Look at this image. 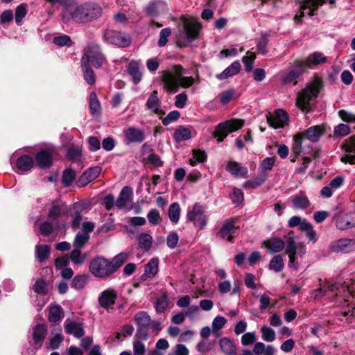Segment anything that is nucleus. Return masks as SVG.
<instances>
[{
    "label": "nucleus",
    "mask_w": 355,
    "mask_h": 355,
    "mask_svg": "<svg viewBox=\"0 0 355 355\" xmlns=\"http://www.w3.org/2000/svg\"><path fill=\"white\" fill-rule=\"evenodd\" d=\"M161 73L164 88L169 92L175 93L179 87L189 88L194 83L192 77L184 76V69L181 65H174Z\"/></svg>",
    "instance_id": "1"
},
{
    "label": "nucleus",
    "mask_w": 355,
    "mask_h": 355,
    "mask_svg": "<svg viewBox=\"0 0 355 355\" xmlns=\"http://www.w3.org/2000/svg\"><path fill=\"white\" fill-rule=\"evenodd\" d=\"M322 80L315 77L306 87L302 89L297 94L296 104L302 111L309 112L311 111L310 101L318 97L322 88Z\"/></svg>",
    "instance_id": "2"
},
{
    "label": "nucleus",
    "mask_w": 355,
    "mask_h": 355,
    "mask_svg": "<svg viewBox=\"0 0 355 355\" xmlns=\"http://www.w3.org/2000/svg\"><path fill=\"white\" fill-rule=\"evenodd\" d=\"M80 62L89 65L91 64L96 69L101 68L107 63L101 46L96 43L88 44L84 49Z\"/></svg>",
    "instance_id": "3"
},
{
    "label": "nucleus",
    "mask_w": 355,
    "mask_h": 355,
    "mask_svg": "<svg viewBox=\"0 0 355 355\" xmlns=\"http://www.w3.org/2000/svg\"><path fill=\"white\" fill-rule=\"evenodd\" d=\"M336 291H338V293H336L335 295L337 296L338 294L343 293V297L345 298V300H347L346 299L347 297L352 296L355 293V281L350 279L345 281L343 284L336 283L334 284H330L329 283H326L318 290V293L315 295V297L318 298L327 295L329 292L334 293Z\"/></svg>",
    "instance_id": "4"
},
{
    "label": "nucleus",
    "mask_w": 355,
    "mask_h": 355,
    "mask_svg": "<svg viewBox=\"0 0 355 355\" xmlns=\"http://www.w3.org/2000/svg\"><path fill=\"white\" fill-rule=\"evenodd\" d=\"M62 21L65 24L71 23L85 24V10L83 3H70L62 12Z\"/></svg>",
    "instance_id": "5"
},
{
    "label": "nucleus",
    "mask_w": 355,
    "mask_h": 355,
    "mask_svg": "<svg viewBox=\"0 0 355 355\" xmlns=\"http://www.w3.org/2000/svg\"><path fill=\"white\" fill-rule=\"evenodd\" d=\"M91 273L96 277L105 279L114 273L110 260L103 257L93 258L89 265Z\"/></svg>",
    "instance_id": "6"
},
{
    "label": "nucleus",
    "mask_w": 355,
    "mask_h": 355,
    "mask_svg": "<svg viewBox=\"0 0 355 355\" xmlns=\"http://www.w3.org/2000/svg\"><path fill=\"white\" fill-rule=\"evenodd\" d=\"M306 253V248L302 243L297 245L295 240L291 236L286 237V254H288V267L294 270H297L299 267L298 263L296 261L297 257H302Z\"/></svg>",
    "instance_id": "7"
},
{
    "label": "nucleus",
    "mask_w": 355,
    "mask_h": 355,
    "mask_svg": "<svg viewBox=\"0 0 355 355\" xmlns=\"http://www.w3.org/2000/svg\"><path fill=\"white\" fill-rule=\"evenodd\" d=\"M244 125V121L241 119H231L219 123L213 133V137L221 142L229 133L241 129Z\"/></svg>",
    "instance_id": "8"
},
{
    "label": "nucleus",
    "mask_w": 355,
    "mask_h": 355,
    "mask_svg": "<svg viewBox=\"0 0 355 355\" xmlns=\"http://www.w3.org/2000/svg\"><path fill=\"white\" fill-rule=\"evenodd\" d=\"M103 38L106 42L120 48L128 47L131 43V37L128 34L112 29L104 30Z\"/></svg>",
    "instance_id": "9"
},
{
    "label": "nucleus",
    "mask_w": 355,
    "mask_h": 355,
    "mask_svg": "<svg viewBox=\"0 0 355 355\" xmlns=\"http://www.w3.org/2000/svg\"><path fill=\"white\" fill-rule=\"evenodd\" d=\"M305 71H306V64L302 62L300 60H296L290 69L284 72L282 81L284 84L293 83V85H295L297 83L296 80Z\"/></svg>",
    "instance_id": "10"
},
{
    "label": "nucleus",
    "mask_w": 355,
    "mask_h": 355,
    "mask_svg": "<svg viewBox=\"0 0 355 355\" xmlns=\"http://www.w3.org/2000/svg\"><path fill=\"white\" fill-rule=\"evenodd\" d=\"M187 218L189 221L193 223L194 225L202 230L207 224V216L205 214L203 207L199 203H195L192 209L188 211Z\"/></svg>",
    "instance_id": "11"
},
{
    "label": "nucleus",
    "mask_w": 355,
    "mask_h": 355,
    "mask_svg": "<svg viewBox=\"0 0 355 355\" xmlns=\"http://www.w3.org/2000/svg\"><path fill=\"white\" fill-rule=\"evenodd\" d=\"M115 205L121 209L129 211L132 208V189L130 187H124L121 190Z\"/></svg>",
    "instance_id": "12"
},
{
    "label": "nucleus",
    "mask_w": 355,
    "mask_h": 355,
    "mask_svg": "<svg viewBox=\"0 0 355 355\" xmlns=\"http://www.w3.org/2000/svg\"><path fill=\"white\" fill-rule=\"evenodd\" d=\"M327 1L332 5L335 3V0H327ZM325 2L326 0H304L300 6V14H296L295 18L300 19L303 17L304 15V11L306 9H309L308 15H314L318 8L322 6Z\"/></svg>",
    "instance_id": "13"
},
{
    "label": "nucleus",
    "mask_w": 355,
    "mask_h": 355,
    "mask_svg": "<svg viewBox=\"0 0 355 355\" xmlns=\"http://www.w3.org/2000/svg\"><path fill=\"white\" fill-rule=\"evenodd\" d=\"M85 10L86 24L99 19L103 15V8L97 3L93 1L85 2L83 3Z\"/></svg>",
    "instance_id": "14"
},
{
    "label": "nucleus",
    "mask_w": 355,
    "mask_h": 355,
    "mask_svg": "<svg viewBox=\"0 0 355 355\" xmlns=\"http://www.w3.org/2000/svg\"><path fill=\"white\" fill-rule=\"evenodd\" d=\"M341 148L345 150V155L342 156L340 161L343 163L350 164H355V135L352 136L345 140L341 146Z\"/></svg>",
    "instance_id": "15"
},
{
    "label": "nucleus",
    "mask_w": 355,
    "mask_h": 355,
    "mask_svg": "<svg viewBox=\"0 0 355 355\" xmlns=\"http://www.w3.org/2000/svg\"><path fill=\"white\" fill-rule=\"evenodd\" d=\"M118 298V293L114 289L109 288L103 291L98 296V302L99 305L105 309L112 307L116 299Z\"/></svg>",
    "instance_id": "16"
},
{
    "label": "nucleus",
    "mask_w": 355,
    "mask_h": 355,
    "mask_svg": "<svg viewBox=\"0 0 355 355\" xmlns=\"http://www.w3.org/2000/svg\"><path fill=\"white\" fill-rule=\"evenodd\" d=\"M101 172L99 166L90 167L84 171L77 180L76 184L78 187H83L96 180Z\"/></svg>",
    "instance_id": "17"
},
{
    "label": "nucleus",
    "mask_w": 355,
    "mask_h": 355,
    "mask_svg": "<svg viewBox=\"0 0 355 355\" xmlns=\"http://www.w3.org/2000/svg\"><path fill=\"white\" fill-rule=\"evenodd\" d=\"M183 24L187 38L188 40H192L198 37L201 25L196 19L184 18Z\"/></svg>",
    "instance_id": "18"
},
{
    "label": "nucleus",
    "mask_w": 355,
    "mask_h": 355,
    "mask_svg": "<svg viewBox=\"0 0 355 355\" xmlns=\"http://www.w3.org/2000/svg\"><path fill=\"white\" fill-rule=\"evenodd\" d=\"M331 249L335 252L349 253L355 250V240L340 239L331 245Z\"/></svg>",
    "instance_id": "19"
},
{
    "label": "nucleus",
    "mask_w": 355,
    "mask_h": 355,
    "mask_svg": "<svg viewBox=\"0 0 355 355\" xmlns=\"http://www.w3.org/2000/svg\"><path fill=\"white\" fill-rule=\"evenodd\" d=\"M125 141L127 144L141 143L145 139L144 132L135 127H130L123 130Z\"/></svg>",
    "instance_id": "20"
},
{
    "label": "nucleus",
    "mask_w": 355,
    "mask_h": 355,
    "mask_svg": "<svg viewBox=\"0 0 355 355\" xmlns=\"http://www.w3.org/2000/svg\"><path fill=\"white\" fill-rule=\"evenodd\" d=\"M288 118L286 111L277 110L273 115L267 117V121L274 128H283L288 122Z\"/></svg>",
    "instance_id": "21"
},
{
    "label": "nucleus",
    "mask_w": 355,
    "mask_h": 355,
    "mask_svg": "<svg viewBox=\"0 0 355 355\" xmlns=\"http://www.w3.org/2000/svg\"><path fill=\"white\" fill-rule=\"evenodd\" d=\"M325 132V126L324 125H317L311 126L303 132H300L303 134L305 139L309 140L311 142H317L320 138Z\"/></svg>",
    "instance_id": "22"
},
{
    "label": "nucleus",
    "mask_w": 355,
    "mask_h": 355,
    "mask_svg": "<svg viewBox=\"0 0 355 355\" xmlns=\"http://www.w3.org/2000/svg\"><path fill=\"white\" fill-rule=\"evenodd\" d=\"M64 331L67 334H72L77 338H81L85 334L83 323L69 320L64 323Z\"/></svg>",
    "instance_id": "23"
},
{
    "label": "nucleus",
    "mask_w": 355,
    "mask_h": 355,
    "mask_svg": "<svg viewBox=\"0 0 355 355\" xmlns=\"http://www.w3.org/2000/svg\"><path fill=\"white\" fill-rule=\"evenodd\" d=\"M286 242L280 238L272 237L264 241L263 245L271 254L279 252L284 250Z\"/></svg>",
    "instance_id": "24"
},
{
    "label": "nucleus",
    "mask_w": 355,
    "mask_h": 355,
    "mask_svg": "<svg viewBox=\"0 0 355 355\" xmlns=\"http://www.w3.org/2000/svg\"><path fill=\"white\" fill-rule=\"evenodd\" d=\"M300 61L306 64V70L312 68L313 66H317L327 62V57L322 53L314 52L310 54L305 60Z\"/></svg>",
    "instance_id": "25"
},
{
    "label": "nucleus",
    "mask_w": 355,
    "mask_h": 355,
    "mask_svg": "<svg viewBox=\"0 0 355 355\" xmlns=\"http://www.w3.org/2000/svg\"><path fill=\"white\" fill-rule=\"evenodd\" d=\"M235 231V225L232 219H228L224 222L218 234L220 238L232 241V234Z\"/></svg>",
    "instance_id": "26"
},
{
    "label": "nucleus",
    "mask_w": 355,
    "mask_h": 355,
    "mask_svg": "<svg viewBox=\"0 0 355 355\" xmlns=\"http://www.w3.org/2000/svg\"><path fill=\"white\" fill-rule=\"evenodd\" d=\"M37 165L41 168H49L52 165V155L47 150H42L35 155Z\"/></svg>",
    "instance_id": "27"
},
{
    "label": "nucleus",
    "mask_w": 355,
    "mask_h": 355,
    "mask_svg": "<svg viewBox=\"0 0 355 355\" xmlns=\"http://www.w3.org/2000/svg\"><path fill=\"white\" fill-rule=\"evenodd\" d=\"M159 270V259L157 258H152L145 266V271L142 275L144 280L148 278H153L157 273Z\"/></svg>",
    "instance_id": "28"
},
{
    "label": "nucleus",
    "mask_w": 355,
    "mask_h": 355,
    "mask_svg": "<svg viewBox=\"0 0 355 355\" xmlns=\"http://www.w3.org/2000/svg\"><path fill=\"white\" fill-rule=\"evenodd\" d=\"M267 173L259 171L257 176L251 180L246 181L243 187L245 189H254L262 185L267 180Z\"/></svg>",
    "instance_id": "29"
},
{
    "label": "nucleus",
    "mask_w": 355,
    "mask_h": 355,
    "mask_svg": "<svg viewBox=\"0 0 355 355\" xmlns=\"http://www.w3.org/2000/svg\"><path fill=\"white\" fill-rule=\"evenodd\" d=\"M146 106L158 116H162L165 114L164 112L160 109L157 92L155 90L153 91L148 97L146 102Z\"/></svg>",
    "instance_id": "30"
},
{
    "label": "nucleus",
    "mask_w": 355,
    "mask_h": 355,
    "mask_svg": "<svg viewBox=\"0 0 355 355\" xmlns=\"http://www.w3.org/2000/svg\"><path fill=\"white\" fill-rule=\"evenodd\" d=\"M166 4L162 1L150 2L146 8V12L150 17H155L164 11Z\"/></svg>",
    "instance_id": "31"
},
{
    "label": "nucleus",
    "mask_w": 355,
    "mask_h": 355,
    "mask_svg": "<svg viewBox=\"0 0 355 355\" xmlns=\"http://www.w3.org/2000/svg\"><path fill=\"white\" fill-rule=\"evenodd\" d=\"M191 137V129L183 125H179L173 133V139L177 143L188 140Z\"/></svg>",
    "instance_id": "32"
},
{
    "label": "nucleus",
    "mask_w": 355,
    "mask_h": 355,
    "mask_svg": "<svg viewBox=\"0 0 355 355\" xmlns=\"http://www.w3.org/2000/svg\"><path fill=\"white\" fill-rule=\"evenodd\" d=\"M46 333L47 328L45 324L36 325L33 331V339L35 344L40 346L46 338Z\"/></svg>",
    "instance_id": "33"
},
{
    "label": "nucleus",
    "mask_w": 355,
    "mask_h": 355,
    "mask_svg": "<svg viewBox=\"0 0 355 355\" xmlns=\"http://www.w3.org/2000/svg\"><path fill=\"white\" fill-rule=\"evenodd\" d=\"M291 202L293 207L298 209H304L310 205L308 197L303 193H300L293 196L291 198Z\"/></svg>",
    "instance_id": "34"
},
{
    "label": "nucleus",
    "mask_w": 355,
    "mask_h": 355,
    "mask_svg": "<svg viewBox=\"0 0 355 355\" xmlns=\"http://www.w3.org/2000/svg\"><path fill=\"white\" fill-rule=\"evenodd\" d=\"M226 170L235 176L243 177L248 173L247 168L241 166L234 161H230L227 163Z\"/></svg>",
    "instance_id": "35"
},
{
    "label": "nucleus",
    "mask_w": 355,
    "mask_h": 355,
    "mask_svg": "<svg viewBox=\"0 0 355 355\" xmlns=\"http://www.w3.org/2000/svg\"><path fill=\"white\" fill-rule=\"evenodd\" d=\"M241 69V64L239 62H234L230 66L227 67L223 72L216 75L219 80H225L230 76L236 75Z\"/></svg>",
    "instance_id": "36"
},
{
    "label": "nucleus",
    "mask_w": 355,
    "mask_h": 355,
    "mask_svg": "<svg viewBox=\"0 0 355 355\" xmlns=\"http://www.w3.org/2000/svg\"><path fill=\"white\" fill-rule=\"evenodd\" d=\"M128 71L135 84H137L141 80L142 73L139 62L136 61L131 62L128 65Z\"/></svg>",
    "instance_id": "37"
},
{
    "label": "nucleus",
    "mask_w": 355,
    "mask_h": 355,
    "mask_svg": "<svg viewBox=\"0 0 355 355\" xmlns=\"http://www.w3.org/2000/svg\"><path fill=\"white\" fill-rule=\"evenodd\" d=\"M219 345L221 351L225 355H235L236 354V348L234 343L226 337L220 340Z\"/></svg>",
    "instance_id": "38"
},
{
    "label": "nucleus",
    "mask_w": 355,
    "mask_h": 355,
    "mask_svg": "<svg viewBox=\"0 0 355 355\" xmlns=\"http://www.w3.org/2000/svg\"><path fill=\"white\" fill-rule=\"evenodd\" d=\"M275 349L272 345H267L261 342H257L254 344L253 353L256 355H274Z\"/></svg>",
    "instance_id": "39"
},
{
    "label": "nucleus",
    "mask_w": 355,
    "mask_h": 355,
    "mask_svg": "<svg viewBox=\"0 0 355 355\" xmlns=\"http://www.w3.org/2000/svg\"><path fill=\"white\" fill-rule=\"evenodd\" d=\"M17 167L22 171H28L31 169L34 165L33 158L27 155L19 157L16 162Z\"/></svg>",
    "instance_id": "40"
},
{
    "label": "nucleus",
    "mask_w": 355,
    "mask_h": 355,
    "mask_svg": "<svg viewBox=\"0 0 355 355\" xmlns=\"http://www.w3.org/2000/svg\"><path fill=\"white\" fill-rule=\"evenodd\" d=\"M50 251L51 248L48 245H37L35 246V257L40 263H42L49 259Z\"/></svg>",
    "instance_id": "41"
},
{
    "label": "nucleus",
    "mask_w": 355,
    "mask_h": 355,
    "mask_svg": "<svg viewBox=\"0 0 355 355\" xmlns=\"http://www.w3.org/2000/svg\"><path fill=\"white\" fill-rule=\"evenodd\" d=\"M81 62V69L83 73V78L86 83L89 85H93L96 83V75L89 64Z\"/></svg>",
    "instance_id": "42"
},
{
    "label": "nucleus",
    "mask_w": 355,
    "mask_h": 355,
    "mask_svg": "<svg viewBox=\"0 0 355 355\" xmlns=\"http://www.w3.org/2000/svg\"><path fill=\"white\" fill-rule=\"evenodd\" d=\"M64 316L63 310L60 305L51 306L49 309L48 320L51 322H57Z\"/></svg>",
    "instance_id": "43"
},
{
    "label": "nucleus",
    "mask_w": 355,
    "mask_h": 355,
    "mask_svg": "<svg viewBox=\"0 0 355 355\" xmlns=\"http://www.w3.org/2000/svg\"><path fill=\"white\" fill-rule=\"evenodd\" d=\"M304 139L305 138L304 137L303 134H301L300 132L294 135L291 150L292 153L295 155V156L300 155V154L303 151L302 144Z\"/></svg>",
    "instance_id": "44"
},
{
    "label": "nucleus",
    "mask_w": 355,
    "mask_h": 355,
    "mask_svg": "<svg viewBox=\"0 0 355 355\" xmlns=\"http://www.w3.org/2000/svg\"><path fill=\"white\" fill-rule=\"evenodd\" d=\"M134 319L137 327H148L151 323L150 315L145 311H140L136 313Z\"/></svg>",
    "instance_id": "45"
},
{
    "label": "nucleus",
    "mask_w": 355,
    "mask_h": 355,
    "mask_svg": "<svg viewBox=\"0 0 355 355\" xmlns=\"http://www.w3.org/2000/svg\"><path fill=\"white\" fill-rule=\"evenodd\" d=\"M127 252H121L116 255L110 261L114 272H115L128 259Z\"/></svg>",
    "instance_id": "46"
},
{
    "label": "nucleus",
    "mask_w": 355,
    "mask_h": 355,
    "mask_svg": "<svg viewBox=\"0 0 355 355\" xmlns=\"http://www.w3.org/2000/svg\"><path fill=\"white\" fill-rule=\"evenodd\" d=\"M139 246L140 248L148 251L152 246L153 238L147 233H141L137 237Z\"/></svg>",
    "instance_id": "47"
},
{
    "label": "nucleus",
    "mask_w": 355,
    "mask_h": 355,
    "mask_svg": "<svg viewBox=\"0 0 355 355\" xmlns=\"http://www.w3.org/2000/svg\"><path fill=\"white\" fill-rule=\"evenodd\" d=\"M89 239V235L87 232L80 231L76 235L73 246L74 248H82L87 243Z\"/></svg>",
    "instance_id": "48"
},
{
    "label": "nucleus",
    "mask_w": 355,
    "mask_h": 355,
    "mask_svg": "<svg viewBox=\"0 0 355 355\" xmlns=\"http://www.w3.org/2000/svg\"><path fill=\"white\" fill-rule=\"evenodd\" d=\"M180 211V207L177 202H173L169 206L168 214L172 223H177L179 221Z\"/></svg>",
    "instance_id": "49"
},
{
    "label": "nucleus",
    "mask_w": 355,
    "mask_h": 355,
    "mask_svg": "<svg viewBox=\"0 0 355 355\" xmlns=\"http://www.w3.org/2000/svg\"><path fill=\"white\" fill-rule=\"evenodd\" d=\"M284 267V260L281 255L275 256L270 261L268 268L275 272H280Z\"/></svg>",
    "instance_id": "50"
},
{
    "label": "nucleus",
    "mask_w": 355,
    "mask_h": 355,
    "mask_svg": "<svg viewBox=\"0 0 355 355\" xmlns=\"http://www.w3.org/2000/svg\"><path fill=\"white\" fill-rule=\"evenodd\" d=\"M350 132L349 127L344 123H340L334 128L333 138L337 139L348 135Z\"/></svg>",
    "instance_id": "51"
},
{
    "label": "nucleus",
    "mask_w": 355,
    "mask_h": 355,
    "mask_svg": "<svg viewBox=\"0 0 355 355\" xmlns=\"http://www.w3.org/2000/svg\"><path fill=\"white\" fill-rule=\"evenodd\" d=\"M28 12V6L26 3H21L15 9V19L17 24H21L22 19Z\"/></svg>",
    "instance_id": "52"
},
{
    "label": "nucleus",
    "mask_w": 355,
    "mask_h": 355,
    "mask_svg": "<svg viewBox=\"0 0 355 355\" xmlns=\"http://www.w3.org/2000/svg\"><path fill=\"white\" fill-rule=\"evenodd\" d=\"M76 177V172L71 169L67 168L63 171L62 176V183L64 187L70 186L74 181Z\"/></svg>",
    "instance_id": "53"
},
{
    "label": "nucleus",
    "mask_w": 355,
    "mask_h": 355,
    "mask_svg": "<svg viewBox=\"0 0 355 355\" xmlns=\"http://www.w3.org/2000/svg\"><path fill=\"white\" fill-rule=\"evenodd\" d=\"M80 249L74 248L70 253L69 259L74 264H83L86 259V255L82 254Z\"/></svg>",
    "instance_id": "54"
},
{
    "label": "nucleus",
    "mask_w": 355,
    "mask_h": 355,
    "mask_svg": "<svg viewBox=\"0 0 355 355\" xmlns=\"http://www.w3.org/2000/svg\"><path fill=\"white\" fill-rule=\"evenodd\" d=\"M261 338L266 342H272L275 340V331L268 326H263L261 329Z\"/></svg>",
    "instance_id": "55"
},
{
    "label": "nucleus",
    "mask_w": 355,
    "mask_h": 355,
    "mask_svg": "<svg viewBox=\"0 0 355 355\" xmlns=\"http://www.w3.org/2000/svg\"><path fill=\"white\" fill-rule=\"evenodd\" d=\"M87 276L86 275H78L72 279L71 286L75 289H82L87 284Z\"/></svg>",
    "instance_id": "56"
},
{
    "label": "nucleus",
    "mask_w": 355,
    "mask_h": 355,
    "mask_svg": "<svg viewBox=\"0 0 355 355\" xmlns=\"http://www.w3.org/2000/svg\"><path fill=\"white\" fill-rule=\"evenodd\" d=\"M32 289L35 293L41 295H44L48 292L46 282L42 279H39L35 282L32 286Z\"/></svg>",
    "instance_id": "57"
},
{
    "label": "nucleus",
    "mask_w": 355,
    "mask_h": 355,
    "mask_svg": "<svg viewBox=\"0 0 355 355\" xmlns=\"http://www.w3.org/2000/svg\"><path fill=\"white\" fill-rule=\"evenodd\" d=\"M255 58V53L251 51H248L246 55L243 57L242 61L245 65V71L247 72H250L252 70Z\"/></svg>",
    "instance_id": "58"
},
{
    "label": "nucleus",
    "mask_w": 355,
    "mask_h": 355,
    "mask_svg": "<svg viewBox=\"0 0 355 355\" xmlns=\"http://www.w3.org/2000/svg\"><path fill=\"white\" fill-rule=\"evenodd\" d=\"M89 107L93 114L101 111V104L95 92H92L89 95Z\"/></svg>",
    "instance_id": "59"
},
{
    "label": "nucleus",
    "mask_w": 355,
    "mask_h": 355,
    "mask_svg": "<svg viewBox=\"0 0 355 355\" xmlns=\"http://www.w3.org/2000/svg\"><path fill=\"white\" fill-rule=\"evenodd\" d=\"M207 155L204 151L200 150H193V157L190 159L189 163L191 166L196 165L197 163L203 162L206 159Z\"/></svg>",
    "instance_id": "60"
},
{
    "label": "nucleus",
    "mask_w": 355,
    "mask_h": 355,
    "mask_svg": "<svg viewBox=\"0 0 355 355\" xmlns=\"http://www.w3.org/2000/svg\"><path fill=\"white\" fill-rule=\"evenodd\" d=\"M53 43L59 46H70L73 44L70 37L67 35L55 37L53 38Z\"/></svg>",
    "instance_id": "61"
},
{
    "label": "nucleus",
    "mask_w": 355,
    "mask_h": 355,
    "mask_svg": "<svg viewBox=\"0 0 355 355\" xmlns=\"http://www.w3.org/2000/svg\"><path fill=\"white\" fill-rule=\"evenodd\" d=\"M275 159L274 157H268L263 159L260 163V168L259 171L267 173L271 171L275 165Z\"/></svg>",
    "instance_id": "62"
},
{
    "label": "nucleus",
    "mask_w": 355,
    "mask_h": 355,
    "mask_svg": "<svg viewBox=\"0 0 355 355\" xmlns=\"http://www.w3.org/2000/svg\"><path fill=\"white\" fill-rule=\"evenodd\" d=\"M40 234L44 236H49L54 231V226L52 222L44 221L40 225Z\"/></svg>",
    "instance_id": "63"
},
{
    "label": "nucleus",
    "mask_w": 355,
    "mask_h": 355,
    "mask_svg": "<svg viewBox=\"0 0 355 355\" xmlns=\"http://www.w3.org/2000/svg\"><path fill=\"white\" fill-rule=\"evenodd\" d=\"M147 218L149 223L153 225H158L162 220L159 211L156 209L150 210L147 214Z\"/></svg>",
    "instance_id": "64"
}]
</instances>
